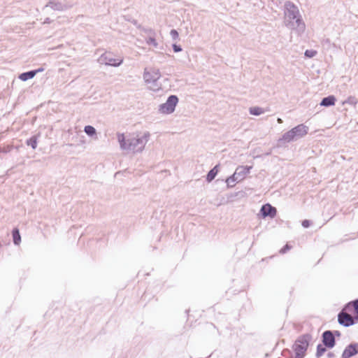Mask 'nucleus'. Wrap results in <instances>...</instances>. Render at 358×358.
<instances>
[{
  "instance_id": "19",
  "label": "nucleus",
  "mask_w": 358,
  "mask_h": 358,
  "mask_svg": "<svg viewBox=\"0 0 358 358\" xmlns=\"http://www.w3.org/2000/svg\"><path fill=\"white\" fill-rule=\"evenodd\" d=\"M27 144L30 145L33 149H36L37 146V138L36 136L30 138L27 140Z\"/></svg>"
},
{
  "instance_id": "2",
  "label": "nucleus",
  "mask_w": 358,
  "mask_h": 358,
  "mask_svg": "<svg viewBox=\"0 0 358 358\" xmlns=\"http://www.w3.org/2000/svg\"><path fill=\"white\" fill-rule=\"evenodd\" d=\"M178 102V99L175 95L170 96L166 102L162 104L159 107V110L163 114L172 113Z\"/></svg>"
},
{
  "instance_id": "18",
  "label": "nucleus",
  "mask_w": 358,
  "mask_h": 358,
  "mask_svg": "<svg viewBox=\"0 0 358 358\" xmlns=\"http://www.w3.org/2000/svg\"><path fill=\"white\" fill-rule=\"evenodd\" d=\"M117 139L120 144V146L122 148H124V149L127 148L128 143L125 141V137H124V134H118Z\"/></svg>"
},
{
  "instance_id": "16",
  "label": "nucleus",
  "mask_w": 358,
  "mask_h": 358,
  "mask_svg": "<svg viewBox=\"0 0 358 358\" xmlns=\"http://www.w3.org/2000/svg\"><path fill=\"white\" fill-rule=\"evenodd\" d=\"M13 242L15 245H19L21 241V237L20 235L19 230L17 229H15L13 231Z\"/></svg>"
},
{
  "instance_id": "4",
  "label": "nucleus",
  "mask_w": 358,
  "mask_h": 358,
  "mask_svg": "<svg viewBox=\"0 0 358 358\" xmlns=\"http://www.w3.org/2000/svg\"><path fill=\"white\" fill-rule=\"evenodd\" d=\"M101 58L105 61L106 64L113 66H117L120 64H121L123 62L122 58H113L110 54L109 53L104 54L103 55H102Z\"/></svg>"
},
{
  "instance_id": "8",
  "label": "nucleus",
  "mask_w": 358,
  "mask_h": 358,
  "mask_svg": "<svg viewBox=\"0 0 358 358\" xmlns=\"http://www.w3.org/2000/svg\"><path fill=\"white\" fill-rule=\"evenodd\" d=\"M308 128L304 124H299L292 129L296 138L304 136L308 134Z\"/></svg>"
},
{
  "instance_id": "7",
  "label": "nucleus",
  "mask_w": 358,
  "mask_h": 358,
  "mask_svg": "<svg viewBox=\"0 0 358 358\" xmlns=\"http://www.w3.org/2000/svg\"><path fill=\"white\" fill-rule=\"evenodd\" d=\"M260 211L264 217L267 216L274 217L277 212L275 208L271 206L269 203L262 206Z\"/></svg>"
},
{
  "instance_id": "22",
  "label": "nucleus",
  "mask_w": 358,
  "mask_h": 358,
  "mask_svg": "<svg viewBox=\"0 0 358 358\" xmlns=\"http://www.w3.org/2000/svg\"><path fill=\"white\" fill-rule=\"evenodd\" d=\"M147 43L149 45H152L155 47H156L157 45V43L156 40L152 37L148 38Z\"/></svg>"
},
{
  "instance_id": "9",
  "label": "nucleus",
  "mask_w": 358,
  "mask_h": 358,
  "mask_svg": "<svg viewBox=\"0 0 358 358\" xmlns=\"http://www.w3.org/2000/svg\"><path fill=\"white\" fill-rule=\"evenodd\" d=\"M296 138L292 129L285 132L282 137L278 140V143L281 145L282 144L289 143Z\"/></svg>"
},
{
  "instance_id": "20",
  "label": "nucleus",
  "mask_w": 358,
  "mask_h": 358,
  "mask_svg": "<svg viewBox=\"0 0 358 358\" xmlns=\"http://www.w3.org/2000/svg\"><path fill=\"white\" fill-rule=\"evenodd\" d=\"M85 132L89 136H92L96 134V130L92 126H85Z\"/></svg>"
},
{
  "instance_id": "12",
  "label": "nucleus",
  "mask_w": 358,
  "mask_h": 358,
  "mask_svg": "<svg viewBox=\"0 0 358 358\" xmlns=\"http://www.w3.org/2000/svg\"><path fill=\"white\" fill-rule=\"evenodd\" d=\"M345 310L355 312L358 315V300L348 303L345 306Z\"/></svg>"
},
{
  "instance_id": "28",
  "label": "nucleus",
  "mask_w": 358,
  "mask_h": 358,
  "mask_svg": "<svg viewBox=\"0 0 358 358\" xmlns=\"http://www.w3.org/2000/svg\"><path fill=\"white\" fill-rule=\"evenodd\" d=\"M289 248H290L289 247V245H285V246L282 249V252H286V250H289Z\"/></svg>"
},
{
  "instance_id": "3",
  "label": "nucleus",
  "mask_w": 358,
  "mask_h": 358,
  "mask_svg": "<svg viewBox=\"0 0 358 358\" xmlns=\"http://www.w3.org/2000/svg\"><path fill=\"white\" fill-rule=\"evenodd\" d=\"M350 313L352 312L346 310L345 307L338 315V322L345 327L352 325L354 324V319L350 315Z\"/></svg>"
},
{
  "instance_id": "27",
  "label": "nucleus",
  "mask_w": 358,
  "mask_h": 358,
  "mask_svg": "<svg viewBox=\"0 0 358 358\" xmlns=\"http://www.w3.org/2000/svg\"><path fill=\"white\" fill-rule=\"evenodd\" d=\"M174 52H178L182 50L181 48L176 44L173 45Z\"/></svg>"
},
{
  "instance_id": "10",
  "label": "nucleus",
  "mask_w": 358,
  "mask_h": 358,
  "mask_svg": "<svg viewBox=\"0 0 358 358\" xmlns=\"http://www.w3.org/2000/svg\"><path fill=\"white\" fill-rule=\"evenodd\" d=\"M357 345H350L348 346L343 353V357L350 358L352 356L356 355L357 353Z\"/></svg>"
},
{
  "instance_id": "25",
  "label": "nucleus",
  "mask_w": 358,
  "mask_h": 358,
  "mask_svg": "<svg viewBox=\"0 0 358 358\" xmlns=\"http://www.w3.org/2000/svg\"><path fill=\"white\" fill-rule=\"evenodd\" d=\"M310 221L309 220H305L302 222V226L305 228H307L310 226Z\"/></svg>"
},
{
  "instance_id": "24",
  "label": "nucleus",
  "mask_w": 358,
  "mask_h": 358,
  "mask_svg": "<svg viewBox=\"0 0 358 358\" xmlns=\"http://www.w3.org/2000/svg\"><path fill=\"white\" fill-rule=\"evenodd\" d=\"M171 35L173 39H177L178 38V33L176 30L172 29L171 31Z\"/></svg>"
},
{
  "instance_id": "21",
  "label": "nucleus",
  "mask_w": 358,
  "mask_h": 358,
  "mask_svg": "<svg viewBox=\"0 0 358 358\" xmlns=\"http://www.w3.org/2000/svg\"><path fill=\"white\" fill-rule=\"evenodd\" d=\"M326 351V349L324 347H323L322 345H317V356H322L324 352Z\"/></svg>"
},
{
  "instance_id": "11",
  "label": "nucleus",
  "mask_w": 358,
  "mask_h": 358,
  "mask_svg": "<svg viewBox=\"0 0 358 358\" xmlns=\"http://www.w3.org/2000/svg\"><path fill=\"white\" fill-rule=\"evenodd\" d=\"M128 141L127 148H131L133 150H134L137 145L140 144L142 145L143 143V139H141L138 135L130 138L128 139Z\"/></svg>"
},
{
  "instance_id": "6",
  "label": "nucleus",
  "mask_w": 358,
  "mask_h": 358,
  "mask_svg": "<svg viewBox=\"0 0 358 358\" xmlns=\"http://www.w3.org/2000/svg\"><path fill=\"white\" fill-rule=\"evenodd\" d=\"M324 344L329 348H331L335 345V338L333 334L330 331H326L322 335Z\"/></svg>"
},
{
  "instance_id": "17",
  "label": "nucleus",
  "mask_w": 358,
  "mask_h": 358,
  "mask_svg": "<svg viewBox=\"0 0 358 358\" xmlns=\"http://www.w3.org/2000/svg\"><path fill=\"white\" fill-rule=\"evenodd\" d=\"M250 113L254 115H259L264 113L263 108L259 107H252L250 108Z\"/></svg>"
},
{
  "instance_id": "1",
  "label": "nucleus",
  "mask_w": 358,
  "mask_h": 358,
  "mask_svg": "<svg viewBox=\"0 0 358 358\" xmlns=\"http://www.w3.org/2000/svg\"><path fill=\"white\" fill-rule=\"evenodd\" d=\"M308 335H303L300 336L293 345V350L295 353L294 358H303L308 347Z\"/></svg>"
},
{
  "instance_id": "14",
  "label": "nucleus",
  "mask_w": 358,
  "mask_h": 358,
  "mask_svg": "<svg viewBox=\"0 0 358 358\" xmlns=\"http://www.w3.org/2000/svg\"><path fill=\"white\" fill-rule=\"evenodd\" d=\"M336 99L334 96H329L322 99L321 105L324 106H330L335 104Z\"/></svg>"
},
{
  "instance_id": "5",
  "label": "nucleus",
  "mask_w": 358,
  "mask_h": 358,
  "mask_svg": "<svg viewBox=\"0 0 358 358\" xmlns=\"http://www.w3.org/2000/svg\"><path fill=\"white\" fill-rule=\"evenodd\" d=\"M160 78V73L158 70L150 69L144 73V79L146 82L151 83L157 80Z\"/></svg>"
},
{
  "instance_id": "26",
  "label": "nucleus",
  "mask_w": 358,
  "mask_h": 358,
  "mask_svg": "<svg viewBox=\"0 0 358 358\" xmlns=\"http://www.w3.org/2000/svg\"><path fill=\"white\" fill-rule=\"evenodd\" d=\"M287 7H289L290 8H292L293 9V12L294 13L296 11V13H298V10L296 8V6L294 5V4H292V3H288L287 5Z\"/></svg>"
},
{
  "instance_id": "29",
  "label": "nucleus",
  "mask_w": 358,
  "mask_h": 358,
  "mask_svg": "<svg viewBox=\"0 0 358 358\" xmlns=\"http://www.w3.org/2000/svg\"><path fill=\"white\" fill-rule=\"evenodd\" d=\"M278 123H282V120H281L280 118H278Z\"/></svg>"
},
{
  "instance_id": "13",
  "label": "nucleus",
  "mask_w": 358,
  "mask_h": 358,
  "mask_svg": "<svg viewBox=\"0 0 358 358\" xmlns=\"http://www.w3.org/2000/svg\"><path fill=\"white\" fill-rule=\"evenodd\" d=\"M41 71H42V69H38L37 71H29L27 73H23L20 76V78L22 80L25 81L28 79H31V78H34L37 72H39Z\"/></svg>"
},
{
  "instance_id": "15",
  "label": "nucleus",
  "mask_w": 358,
  "mask_h": 358,
  "mask_svg": "<svg viewBox=\"0 0 358 358\" xmlns=\"http://www.w3.org/2000/svg\"><path fill=\"white\" fill-rule=\"evenodd\" d=\"M217 167H218L217 165L215 166L213 169H211L208 172L207 177H206V180L208 182H211L215 178V177L217 176V174L218 173Z\"/></svg>"
},
{
  "instance_id": "23",
  "label": "nucleus",
  "mask_w": 358,
  "mask_h": 358,
  "mask_svg": "<svg viewBox=\"0 0 358 358\" xmlns=\"http://www.w3.org/2000/svg\"><path fill=\"white\" fill-rule=\"evenodd\" d=\"M316 55V51L315 50H306L305 52V55L308 57H313Z\"/></svg>"
}]
</instances>
